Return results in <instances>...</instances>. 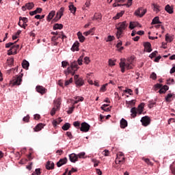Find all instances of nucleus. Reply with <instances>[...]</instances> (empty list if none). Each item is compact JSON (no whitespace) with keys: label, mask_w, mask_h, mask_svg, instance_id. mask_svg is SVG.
<instances>
[{"label":"nucleus","mask_w":175,"mask_h":175,"mask_svg":"<svg viewBox=\"0 0 175 175\" xmlns=\"http://www.w3.org/2000/svg\"><path fill=\"white\" fill-rule=\"evenodd\" d=\"M68 163V159L66 157H64L63 159H61L57 163V167H61L63 165H66V163Z\"/></svg>","instance_id":"nucleus-16"},{"label":"nucleus","mask_w":175,"mask_h":175,"mask_svg":"<svg viewBox=\"0 0 175 175\" xmlns=\"http://www.w3.org/2000/svg\"><path fill=\"white\" fill-rule=\"evenodd\" d=\"M132 1L133 0H128L127 3L122 4V6H126L127 8L132 6Z\"/></svg>","instance_id":"nucleus-45"},{"label":"nucleus","mask_w":175,"mask_h":175,"mask_svg":"<svg viewBox=\"0 0 175 175\" xmlns=\"http://www.w3.org/2000/svg\"><path fill=\"white\" fill-rule=\"evenodd\" d=\"M69 159L70 162H72V163H75L76 162H77V161H79L77 154H76L75 153L70 154L69 155Z\"/></svg>","instance_id":"nucleus-15"},{"label":"nucleus","mask_w":175,"mask_h":175,"mask_svg":"<svg viewBox=\"0 0 175 175\" xmlns=\"http://www.w3.org/2000/svg\"><path fill=\"white\" fill-rule=\"evenodd\" d=\"M170 169L172 174L175 175V161L170 165Z\"/></svg>","instance_id":"nucleus-38"},{"label":"nucleus","mask_w":175,"mask_h":175,"mask_svg":"<svg viewBox=\"0 0 175 175\" xmlns=\"http://www.w3.org/2000/svg\"><path fill=\"white\" fill-rule=\"evenodd\" d=\"M154 11L157 12V13H158V12H161V10L159 9L160 8L159 5L154 4Z\"/></svg>","instance_id":"nucleus-47"},{"label":"nucleus","mask_w":175,"mask_h":175,"mask_svg":"<svg viewBox=\"0 0 175 175\" xmlns=\"http://www.w3.org/2000/svg\"><path fill=\"white\" fill-rule=\"evenodd\" d=\"M157 54H158V51H155L154 52H152L150 55V58L152 59L154 58V57H157Z\"/></svg>","instance_id":"nucleus-50"},{"label":"nucleus","mask_w":175,"mask_h":175,"mask_svg":"<svg viewBox=\"0 0 175 175\" xmlns=\"http://www.w3.org/2000/svg\"><path fill=\"white\" fill-rule=\"evenodd\" d=\"M64 12H65V8L62 7L60 10L57 12L56 16L53 19V21L57 22L59 20H61V17L64 16Z\"/></svg>","instance_id":"nucleus-8"},{"label":"nucleus","mask_w":175,"mask_h":175,"mask_svg":"<svg viewBox=\"0 0 175 175\" xmlns=\"http://www.w3.org/2000/svg\"><path fill=\"white\" fill-rule=\"evenodd\" d=\"M102 154L104 157H109V155H110V152L109 150H105L103 151Z\"/></svg>","instance_id":"nucleus-46"},{"label":"nucleus","mask_w":175,"mask_h":175,"mask_svg":"<svg viewBox=\"0 0 175 175\" xmlns=\"http://www.w3.org/2000/svg\"><path fill=\"white\" fill-rule=\"evenodd\" d=\"M102 18V16L100 14L96 13L94 16L92 17V20L95 21V20H100Z\"/></svg>","instance_id":"nucleus-41"},{"label":"nucleus","mask_w":175,"mask_h":175,"mask_svg":"<svg viewBox=\"0 0 175 175\" xmlns=\"http://www.w3.org/2000/svg\"><path fill=\"white\" fill-rule=\"evenodd\" d=\"M55 106L51 111V116H55L57 110H59V106H61V102L58 100L54 101Z\"/></svg>","instance_id":"nucleus-6"},{"label":"nucleus","mask_w":175,"mask_h":175,"mask_svg":"<svg viewBox=\"0 0 175 175\" xmlns=\"http://www.w3.org/2000/svg\"><path fill=\"white\" fill-rule=\"evenodd\" d=\"M144 50L146 53H151L152 51V49H151V43L150 42H145L144 44Z\"/></svg>","instance_id":"nucleus-17"},{"label":"nucleus","mask_w":175,"mask_h":175,"mask_svg":"<svg viewBox=\"0 0 175 175\" xmlns=\"http://www.w3.org/2000/svg\"><path fill=\"white\" fill-rule=\"evenodd\" d=\"M150 79H152V80H157V74L155 72H152L150 75Z\"/></svg>","instance_id":"nucleus-54"},{"label":"nucleus","mask_w":175,"mask_h":175,"mask_svg":"<svg viewBox=\"0 0 175 175\" xmlns=\"http://www.w3.org/2000/svg\"><path fill=\"white\" fill-rule=\"evenodd\" d=\"M90 126L88 124V123L84 122H82L81 124L80 131L81 132H88L90 131Z\"/></svg>","instance_id":"nucleus-11"},{"label":"nucleus","mask_w":175,"mask_h":175,"mask_svg":"<svg viewBox=\"0 0 175 175\" xmlns=\"http://www.w3.org/2000/svg\"><path fill=\"white\" fill-rule=\"evenodd\" d=\"M169 90V86L165 85L161 87L159 91V94H166V91Z\"/></svg>","instance_id":"nucleus-20"},{"label":"nucleus","mask_w":175,"mask_h":175,"mask_svg":"<svg viewBox=\"0 0 175 175\" xmlns=\"http://www.w3.org/2000/svg\"><path fill=\"white\" fill-rule=\"evenodd\" d=\"M27 23H28V18L26 17H20L18 25L21 28H24L25 29V27H27Z\"/></svg>","instance_id":"nucleus-7"},{"label":"nucleus","mask_w":175,"mask_h":175,"mask_svg":"<svg viewBox=\"0 0 175 175\" xmlns=\"http://www.w3.org/2000/svg\"><path fill=\"white\" fill-rule=\"evenodd\" d=\"M35 172H36V175H40L41 173H42V172H40V168H37V169H36Z\"/></svg>","instance_id":"nucleus-61"},{"label":"nucleus","mask_w":175,"mask_h":175,"mask_svg":"<svg viewBox=\"0 0 175 175\" xmlns=\"http://www.w3.org/2000/svg\"><path fill=\"white\" fill-rule=\"evenodd\" d=\"M62 121V119H61V118H59L57 120H53L52 124H53V126L55 127V126H57V125H59V124H61Z\"/></svg>","instance_id":"nucleus-30"},{"label":"nucleus","mask_w":175,"mask_h":175,"mask_svg":"<svg viewBox=\"0 0 175 175\" xmlns=\"http://www.w3.org/2000/svg\"><path fill=\"white\" fill-rule=\"evenodd\" d=\"M141 122L143 126H148L151 124V119L148 116H144L142 118Z\"/></svg>","instance_id":"nucleus-9"},{"label":"nucleus","mask_w":175,"mask_h":175,"mask_svg":"<svg viewBox=\"0 0 175 175\" xmlns=\"http://www.w3.org/2000/svg\"><path fill=\"white\" fill-rule=\"evenodd\" d=\"M62 28H64V25L62 24H58L56 23L53 26V29L56 30V29H62Z\"/></svg>","instance_id":"nucleus-36"},{"label":"nucleus","mask_w":175,"mask_h":175,"mask_svg":"<svg viewBox=\"0 0 175 175\" xmlns=\"http://www.w3.org/2000/svg\"><path fill=\"white\" fill-rule=\"evenodd\" d=\"M69 10L71 12V13H72L73 14H75L76 13V10H77V8L76 7H75V5L73 4H70L69 6Z\"/></svg>","instance_id":"nucleus-33"},{"label":"nucleus","mask_w":175,"mask_h":175,"mask_svg":"<svg viewBox=\"0 0 175 175\" xmlns=\"http://www.w3.org/2000/svg\"><path fill=\"white\" fill-rule=\"evenodd\" d=\"M154 88L157 90V88H162V85L161 83H157L154 85Z\"/></svg>","instance_id":"nucleus-63"},{"label":"nucleus","mask_w":175,"mask_h":175,"mask_svg":"<svg viewBox=\"0 0 175 175\" xmlns=\"http://www.w3.org/2000/svg\"><path fill=\"white\" fill-rule=\"evenodd\" d=\"M172 98H175L174 94H168L165 98V102H172Z\"/></svg>","instance_id":"nucleus-27"},{"label":"nucleus","mask_w":175,"mask_h":175,"mask_svg":"<svg viewBox=\"0 0 175 175\" xmlns=\"http://www.w3.org/2000/svg\"><path fill=\"white\" fill-rule=\"evenodd\" d=\"M143 160L144 161V162H146V163H147V165H150V166H152V162H151V161H150L149 159H143Z\"/></svg>","instance_id":"nucleus-49"},{"label":"nucleus","mask_w":175,"mask_h":175,"mask_svg":"<svg viewBox=\"0 0 175 175\" xmlns=\"http://www.w3.org/2000/svg\"><path fill=\"white\" fill-rule=\"evenodd\" d=\"M77 157H78V159H79V158H80V159L84 158V157L85 156V152H81V153H79V154H77Z\"/></svg>","instance_id":"nucleus-51"},{"label":"nucleus","mask_w":175,"mask_h":175,"mask_svg":"<svg viewBox=\"0 0 175 175\" xmlns=\"http://www.w3.org/2000/svg\"><path fill=\"white\" fill-rule=\"evenodd\" d=\"M54 16H55V11H51L47 16V21L52 20Z\"/></svg>","instance_id":"nucleus-34"},{"label":"nucleus","mask_w":175,"mask_h":175,"mask_svg":"<svg viewBox=\"0 0 175 175\" xmlns=\"http://www.w3.org/2000/svg\"><path fill=\"white\" fill-rule=\"evenodd\" d=\"M116 27L117 29L116 37L120 39L122 36L124 31L128 27V23L126 21L120 22L116 25Z\"/></svg>","instance_id":"nucleus-3"},{"label":"nucleus","mask_w":175,"mask_h":175,"mask_svg":"<svg viewBox=\"0 0 175 175\" xmlns=\"http://www.w3.org/2000/svg\"><path fill=\"white\" fill-rule=\"evenodd\" d=\"M73 125L74 126H75V128H80V122L79 121L74 122Z\"/></svg>","instance_id":"nucleus-53"},{"label":"nucleus","mask_w":175,"mask_h":175,"mask_svg":"<svg viewBox=\"0 0 175 175\" xmlns=\"http://www.w3.org/2000/svg\"><path fill=\"white\" fill-rule=\"evenodd\" d=\"M174 40V36H170L169 33L165 35V42H170L172 43V41Z\"/></svg>","instance_id":"nucleus-26"},{"label":"nucleus","mask_w":175,"mask_h":175,"mask_svg":"<svg viewBox=\"0 0 175 175\" xmlns=\"http://www.w3.org/2000/svg\"><path fill=\"white\" fill-rule=\"evenodd\" d=\"M114 39H115L114 36H109L107 37V42H111V40H114Z\"/></svg>","instance_id":"nucleus-58"},{"label":"nucleus","mask_w":175,"mask_h":175,"mask_svg":"<svg viewBox=\"0 0 175 175\" xmlns=\"http://www.w3.org/2000/svg\"><path fill=\"white\" fill-rule=\"evenodd\" d=\"M167 81V84H173V83H174V79H170Z\"/></svg>","instance_id":"nucleus-64"},{"label":"nucleus","mask_w":175,"mask_h":175,"mask_svg":"<svg viewBox=\"0 0 175 175\" xmlns=\"http://www.w3.org/2000/svg\"><path fill=\"white\" fill-rule=\"evenodd\" d=\"M83 56H81L77 61H74L69 64V63L66 61H63L62 62V68H67L66 70H64V75L66 76H68V75H72V76H75V74L77 70H79V65H83Z\"/></svg>","instance_id":"nucleus-1"},{"label":"nucleus","mask_w":175,"mask_h":175,"mask_svg":"<svg viewBox=\"0 0 175 175\" xmlns=\"http://www.w3.org/2000/svg\"><path fill=\"white\" fill-rule=\"evenodd\" d=\"M109 65H110V66H114V65H116V62L113 61L112 59H109Z\"/></svg>","instance_id":"nucleus-59"},{"label":"nucleus","mask_w":175,"mask_h":175,"mask_svg":"<svg viewBox=\"0 0 175 175\" xmlns=\"http://www.w3.org/2000/svg\"><path fill=\"white\" fill-rule=\"evenodd\" d=\"M17 43V42H9L5 44V49L10 48V50H8V55H15V54H17V49H20V45L14 44Z\"/></svg>","instance_id":"nucleus-4"},{"label":"nucleus","mask_w":175,"mask_h":175,"mask_svg":"<svg viewBox=\"0 0 175 175\" xmlns=\"http://www.w3.org/2000/svg\"><path fill=\"white\" fill-rule=\"evenodd\" d=\"M46 167L47 170H51L54 169V163L53 161H48L46 163Z\"/></svg>","instance_id":"nucleus-25"},{"label":"nucleus","mask_w":175,"mask_h":175,"mask_svg":"<svg viewBox=\"0 0 175 175\" xmlns=\"http://www.w3.org/2000/svg\"><path fill=\"white\" fill-rule=\"evenodd\" d=\"M23 121H24V122H29V115H27V116H25L23 118Z\"/></svg>","instance_id":"nucleus-52"},{"label":"nucleus","mask_w":175,"mask_h":175,"mask_svg":"<svg viewBox=\"0 0 175 175\" xmlns=\"http://www.w3.org/2000/svg\"><path fill=\"white\" fill-rule=\"evenodd\" d=\"M154 105H155V103L149 102L148 107H149L150 109H152V107H154Z\"/></svg>","instance_id":"nucleus-62"},{"label":"nucleus","mask_w":175,"mask_h":175,"mask_svg":"<svg viewBox=\"0 0 175 175\" xmlns=\"http://www.w3.org/2000/svg\"><path fill=\"white\" fill-rule=\"evenodd\" d=\"M143 109H144V103H142L138 106L139 114H142V113H143Z\"/></svg>","instance_id":"nucleus-39"},{"label":"nucleus","mask_w":175,"mask_h":175,"mask_svg":"<svg viewBox=\"0 0 175 175\" xmlns=\"http://www.w3.org/2000/svg\"><path fill=\"white\" fill-rule=\"evenodd\" d=\"M126 126H128V122L126 121V120L122 118L120 120V128L122 129H125Z\"/></svg>","instance_id":"nucleus-19"},{"label":"nucleus","mask_w":175,"mask_h":175,"mask_svg":"<svg viewBox=\"0 0 175 175\" xmlns=\"http://www.w3.org/2000/svg\"><path fill=\"white\" fill-rule=\"evenodd\" d=\"M107 85H109L108 83L103 85L100 89V91H101V92H105L106 91V87H107Z\"/></svg>","instance_id":"nucleus-44"},{"label":"nucleus","mask_w":175,"mask_h":175,"mask_svg":"<svg viewBox=\"0 0 175 175\" xmlns=\"http://www.w3.org/2000/svg\"><path fill=\"white\" fill-rule=\"evenodd\" d=\"M20 33H21V31L18 30L15 35L12 36V40H16V39H17V38H18V36H20Z\"/></svg>","instance_id":"nucleus-43"},{"label":"nucleus","mask_w":175,"mask_h":175,"mask_svg":"<svg viewBox=\"0 0 175 175\" xmlns=\"http://www.w3.org/2000/svg\"><path fill=\"white\" fill-rule=\"evenodd\" d=\"M165 12H167V13H169V14H173V7L170 6V5L167 4L165 7Z\"/></svg>","instance_id":"nucleus-22"},{"label":"nucleus","mask_w":175,"mask_h":175,"mask_svg":"<svg viewBox=\"0 0 175 175\" xmlns=\"http://www.w3.org/2000/svg\"><path fill=\"white\" fill-rule=\"evenodd\" d=\"M36 89L37 92L41 94V95H44L47 92V89L43 86L37 85Z\"/></svg>","instance_id":"nucleus-14"},{"label":"nucleus","mask_w":175,"mask_h":175,"mask_svg":"<svg viewBox=\"0 0 175 175\" xmlns=\"http://www.w3.org/2000/svg\"><path fill=\"white\" fill-rule=\"evenodd\" d=\"M43 10L41 8H37L36 10L29 12L30 16H35V14H38V13H42Z\"/></svg>","instance_id":"nucleus-21"},{"label":"nucleus","mask_w":175,"mask_h":175,"mask_svg":"<svg viewBox=\"0 0 175 175\" xmlns=\"http://www.w3.org/2000/svg\"><path fill=\"white\" fill-rule=\"evenodd\" d=\"M155 24H162V22L159 21V16H156L152 19L151 25H154Z\"/></svg>","instance_id":"nucleus-29"},{"label":"nucleus","mask_w":175,"mask_h":175,"mask_svg":"<svg viewBox=\"0 0 175 175\" xmlns=\"http://www.w3.org/2000/svg\"><path fill=\"white\" fill-rule=\"evenodd\" d=\"M66 136L69 137V139H73V136L72 135V133L70 131L66 132Z\"/></svg>","instance_id":"nucleus-60"},{"label":"nucleus","mask_w":175,"mask_h":175,"mask_svg":"<svg viewBox=\"0 0 175 175\" xmlns=\"http://www.w3.org/2000/svg\"><path fill=\"white\" fill-rule=\"evenodd\" d=\"M23 74H21L20 75H16V77H14L12 81V85H20L21 84V81H23Z\"/></svg>","instance_id":"nucleus-5"},{"label":"nucleus","mask_w":175,"mask_h":175,"mask_svg":"<svg viewBox=\"0 0 175 175\" xmlns=\"http://www.w3.org/2000/svg\"><path fill=\"white\" fill-rule=\"evenodd\" d=\"M70 128V123H66L62 127L63 131H68Z\"/></svg>","instance_id":"nucleus-40"},{"label":"nucleus","mask_w":175,"mask_h":175,"mask_svg":"<svg viewBox=\"0 0 175 175\" xmlns=\"http://www.w3.org/2000/svg\"><path fill=\"white\" fill-rule=\"evenodd\" d=\"M77 36H78V39L79 40V42H81V43H83L84 42V40H85V37H84V36H83V33H81V32L79 31L77 33Z\"/></svg>","instance_id":"nucleus-28"},{"label":"nucleus","mask_w":175,"mask_h":175,"mask_svg":"<svg viewBox=\"0 0 175 175\" xmlns=\"http://www.w3.org/2000/svg\"><path fill=\"white\" fill-rule=\"evenodd\" d=\"M133 61H135V56H131L128 57L126 59H121L120 62V68H121L122 73H125V69L126 70H130V69H133Z\"/></svg>","instance_id":"nucleus-2"},{"label":"nucleus","mask_w":175,"mask_h":175,"mask_svg":"<svg viewBox=\"0 0 175 175\" xmlns=\"http://www.w3.org/2000/svg\"><path fill=\"white\" fill-rule=\"evenodd\" d=\"M94 29H95V27H93V28L90 29L89 31L84 32L83 35L85 36H88V35H91V33L92 34L94 33Z\"/></svg>","instance_id":"nucleus-37"},{"label":"nucleus","mask_w":175,"mask_h":175,"mask_svg":"<svg viewBox=\"0 0 175 175\" xmlns=\"http://www.w3.org/2000/svg\"><path fill=\"white\" fill-rule=\"evenodd\" d=\"M22 66L23 69L27 70L28 68H29V62H28V61L27 60H23L22 63Z\"/></svg>","instance_id":"nucleus-32"},{"label":"nucleus","mask_w":175,"mask_h":175,"mask_svg":"<svg viewBox=\"0 0 175 175\" xmlns=\"http://www.w3.org/2000/svg\"><path fill=\"white\" fill-rule=\"evenodd\" d=\"M147 13V10H144L142 8L137 10L135 12V16H139V17H143Z\"/></svg>","instance_id":"nucleus-13"},{"label":"nucleus","mask_w":175,"mask_h":175,"mask_svg":"<svg viewBox=\"0 0 175 175\" xmlns=\"http://www.w3.org/2000/svg\"><path fill=\"white\" fill-rule=\"evenodd\" d=\"M84 62H85V64L88 65V64H90V57H84Z\"/></svg>","instance_id":"nucleus-56"},{"label":"nucleus","mask_w":175,"mask_h":175,"mask_svg":"<svg viewBox=\"0 0 175 175\" xmlns=\"http://www.w3.org/2000/svg\"><path fill=\"white\" fill-rule=\"evenodd\" d=\"M8 65L10 66H13V64H14V59L10 58L7 59Z\"/></svg>","instance_id":"nucleus-42"},{"label":"nucleus","mask_w":175,"mask_h":175,"mask_svg":"<svg viewBox=\"0 0 175 175\" xmlns=\"http://www.w3.org/2000/svg\"><path fill=\"white\" fill-rule=\"evenodd\" d=\"M79 45H80V43H79V42H75L71 48V51H79Z\"/></svg>","instance_id":"nucleus-24"},{"label":"nucleus","mask_w":175,"mask_h":175,"mask_svg":"<svg viewBox=\"0 0 175 175\" xmlns=\"http://www.w3.org/2000/svg\"><path fill=\"white\" fill-rule=\"evenodd\" d=\"M131 117H133V118H135V117L137 116V109H136V107H133L131 109Z\"/></svg>","instance_id":"nucleus-31"},{"label":"nucleus","mask_w":175,"mask_h":175,"mask_svg":"<svg viewBox=\"0 0 175 175\" xmlns=\"http://www.w3.org/2000/svg\"><path fill=\"white\" fill-rule=\"evenodd\" d=\"M115 163L116 165H124V161H122L121 160H119L118 159H115Z\"/></svg>","instance_id":"nucleus-48"},{"label":"nucleus","mask_w":175,"mask_h":175,"mask_svg":"<svg viewBox=\"0 0 175 175\" xmlns=\"http://www.w3.org/2000/svg\"><path fill=\"white\" fill-rule=\"evenodd\" d=\"M44 124L43 123H40L38 124H37L35 128H34V132H39L40 131H42V129H43V128H44Z\"/></svg>","instance_id":"nucleus-18"},{"label":"nucleus","mask_w":175,"mask_h":175,"mask_svg":"<svg viewBox=\"0 0 175 175\" xmlns=\"http://www.w3.org/2000/svg\"><path fill=\"white\" fill-rule=\"evenodd\" d=\"M35 6V4H33V2L31 3H27L25 5L22 7V10L23 12H25V10H32L33 9V7Z\"/></svg>","instance_id":"nucleus-12"},{"label":"nucleus","mask_w":175,"mask_h":175,"mask_svg":"<svg viewBox=\"0 0 175 175\" xmlns=\"http://www.w3.org/2000/svg\"><path fill=\"white\" fill-rule=\"evenodd\" d=\"M116 159H119V161H122V162H125V157H124V153L120 152L117 155H116Z\"/></svg>","instance_id":"nucleus-23"},{"label":"nucleus","mask_w":175,"mask_h":175,"mask_svg":"<svg viewBox=\"0 0 175 175\" xmlns=\"http://www.w3.org/2000/svg\"><path fill=\"white\" fill-rule=\"evenodd\" d=\"M72 81H73V79L72 78H70L69 80L66 81V82H65L66 87L69 85V84H70V83H72Z\"/></svg>","instance_id":"nucleus-55"},{"label":"nucleus","mask_w":175,"mask_h":175,"mask_svg":"<svg viewBox=\"0 0 175 175\" xmlns=\"http://www.w3.org/2000/svg\"><path fill=\"white\" fill-rule=\"evenodd\" d=\"M74 110H75V106L70 107L69 110L68 111V114H72Z\"/></svg>","instance_id":"nucleus-57"},{"label":"nucleus","mask_w":175,"mask_h":175,"mask_svg":"<svg viewBox=\"0 0 175 175\" xmlns=\"http://www.w3.org/2000/svg\"><path fill=\"white\" fill-rule=\"evenodd\" d=\"M74 79L75 80V84L77 87H81L84 85V80L81 78H79V75H75Z\"/></svg>","instance_id":"nucleus-10"},{"label":"nucleus","mask_w":175,"mask_h":175,"mask_svg":"<svg viewBox=\"0 0 175 175\" xmlns=\"http://www.w3.org/2000/svg\"><path fill=\"white\" fill-rule=\"evenodd\" d=\"M124 13H125V11H121L120 12L118 13L116 16L113 17V19L118 20L120 17H122V16H124Z\"/></svg>","instance_id":"nucleus-35"}]
</instances>
